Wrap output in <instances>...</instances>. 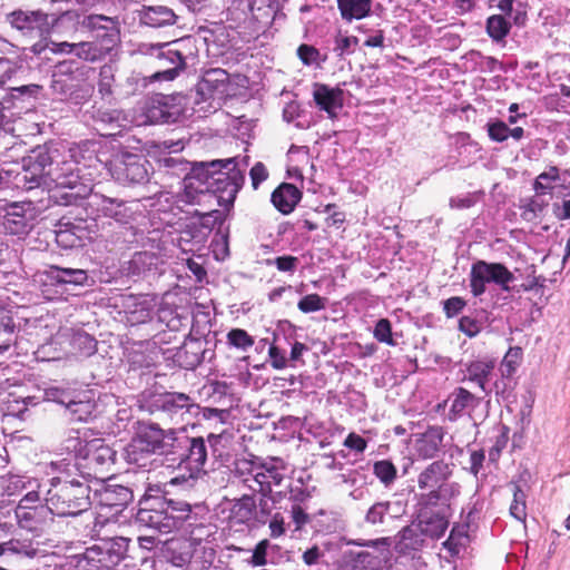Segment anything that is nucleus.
Wrapping results in <instances>:
<instances>
[{
	"label": "nucleus",
	"instance_id": "57",
	"mask_svg": "<svg viewBox=\"0 0 570 570\" xmlns=\"http://www.w3.org/2000/svg\"><path fill=\"white\" fill-rule=\"evenodd\" d=\"M214 528L215 527L210 524L207 520L205 521V524L191 528L185 534L188 535L190 541H193L195 544H200L202 542L206 541L209 537L215 534Z\"/></svg>",
	"mask_w": 570,
	"mask_h": 570
},
{
	"label": "nucleus",
	"instance_id": "23",
	"mask_svg": "<svg viewBox=\"0 0 570 570\" xmlns=\"http://www.w3.org/2000/svg\"><path fill=\"white\" fill-rule=\"evenodd\" d=\"M313 98L320 110L325 111L330 119L337 118V111L344 105V91L340 87L315 83Z\"/></svg>",
	"mask_w": 570,
	"mask_h": 570
},
{
	"label": "nucleus",
	"instance_id": "7",
	"mask_svg": "<svg viewBox=\"0 0 570 570\" xmlns=\"http://www.w3.org/2000/svg\"><path fill=\"white\" fill-rule=\"evenodd\" d=\"M178 435L175 430H163L156 424L141 426L126 449L129 463L145 466V459L151 454H176Z\"/></svg>",
	"mask_w": 570,
	"mask_h": 570
},
{
	"label": "nucleus",
	"instance_id": "53",
	"mask_svg": "<svg viewBox=\"0 0 570 570\" xmlns=\"http://www.w3.org/2000/svg\"><path fill=\"white\" fill-rule=\"evenodd\" d=\"M167 97H159L153 100V106L148 110V118L151 121L168 122L171 118V114L164 109L167 106Z\"/></svg>",
	"mask_w": 570,
	"mask_h": 570
},
{
	"label": "nucleus",
	"instance_id": "62",
	"mask_svg": "<svg viewBox=\"0 0 570 570\" xmlns=\"http://www.w3.org/2000/svg\"><path fill=\"white\" fill-rule=\"evenodd\" d=\"M56 239L65 248H72L80 245V237L69 229H59L56 233Z\"/></svg>",
	"mask_w": 570,
	"mask_h": 570
},
{
	"label": "nucleus",
	"instance_id": "41",
	"mask_svg": "<svg viewBox=\"0 0 570 570\" xmlns=\"http://www.w3.org/2000/svg\"><path fill=\"white\" fill-rule=\"evenodd\" d=\"M513 494V500L510 504V515L520 522H525L527 519V494L519 483L510 482Z\"/></svg>",
	"mask_w": 570,
	"mask_h": 570
},
{
	"label": "nucleus",
	"instance_id": "21",
	"mask_svg": "<svg viewBox=\"0 0 570 570\" xmlns=\"http://www.w3.org/2000/svg\"><path fill=\"white\" fill-rule=\"evenodd\" d=\"M445 429L441 425H429L424 432L415 433L414 452L419 459L431 460L436 458L444 448Z\"/></svg>",
	"mask_w": 570,
	"mask_h": 570
},
{
	"label": "nucleus",
	"instance_id": "4",
	"mask_svg": "<svg viewBox=\"0 0 570 570\" xmlns=\"http://www.w3.org/2000/svg\"><path fill=\"white\" fill-rule=\"evenodd\" d=\"M235 160L234 157L199 163L191 177L198 178L194 190V195H196L194 204H199L200 198L207 195L214 197L218 205L226 208L234 204L245 179L243 173L236 168Z\"/></svg>",
	"mask_w": 570,
	"mask_h": 570
},
{
	"label": "nucleus",
	"instance_id": "38",
	"mask_svg": "<svg viewBox=\"0 0 570 570\" xmlns=\"http://www.w3.org/2000/svg\"><path fill=\"white\" fill-rule=\"evenodd\" d=\"M510 30L511 23L502 14H492L487 19L485 31L494 42H504Z\"/></svg>",
	"mask_w": 570,
	"mask_h": 570
},
{
	"label": "nucleus",
	"instance_id": "29",
	"mask_svg": "<svg viewBox=\"0 0 570 570\" xmlns=\"http://www.w3.org/2000/svg\"><path fill=\"white\" fill-rule=\"evenodd\" d=\"M417 497L416 511L417 517H428L438 510L446 512L450 508L449 490H432Z\"/></svg>",
	"mask_w": 570,
	"mask_h": 570
},
{
	"label": "nucleus",
	"instance_id": "33",
	"mask_svg": "<svg viewBox=\"0 0 570 570\" xmlns=\"http://www.w3.org/2000/svg\"><path fill=\"white\" fill-rule=\"evenodd\" d=\"M417 519L422 533L432 539H440L449 527L446 512L441 510L430 513L428 517H417Z\"/></svg>",
	"mask_w": 570,
	"mask_h": 570
},
{
	"label": "nucleus",
	"instance_id": "36",
	"mask_svg": "<svg viewBox=\"0 0 570 570\" xmlns=\"http://www.w3.org/2000/svg\"><path fill=\"white\" fill-rule=\"evenodd\" d=\"M493 370V361H472L466 365L465 380L475 383L484 392Z\"/></svg>",
	"mask_w": 570,
	"mask_h": 570
},
{
	"label": "nucleus",
	"instance_id": "12",
	"mask_svg": "<svg viewBox=\"0 0 570 570\" xmlns=\"http://www.w3.org/2000/svg\"><path fill=\"white\" fill-rule=\"evenodd\" d=\"M513 279L514 275L502 263H489L479 259L471 266L470 288L474 297L485 293L488 283H494L503 291H509V284Z\"/></svg>",
	"mask_w": 570,
	"mask_h": 570
},
{
	"label": "nucleus",
	"instance_id": "25",
	"mask_svg": "<svg viewBox=\"0 0 570 570\" xmlns=\"http://www.w3.org/2000/svg\"><path fill=\"white\" fill-rule=\"evenodd\" d=\"M27 209H30V204L12 203L7 207L2 222L6 233L19 237L29 233L31 224L26 215Z\"/></svg>",
	"mask_w": 570,
	"mask_h": 570
},
{
	"label": "nucleus",
	"instance_id": "51",
	"mask_svg": "<svg viewBox=\"0 0 570 570\" xmlns=\"http://www.w3.org/2000/svg\"><path fill=\"white\" fill-rule=\"evenodd\" d=\"M115 82L114 68L110 65H104L99 71L98 91L102 97H109L112 94Z\"/></svg>",
	"mask_w": 570,
	"mask_h": 570
},
{
	"label": "nucleus",
	"instance_id": "42",
	"mask_svg": "<svg viewBox=\"0 0 570 570\" xmlns=\"http://www.w3.org/2000/svg\"><path fill=\"white\" fill-rule=\"evenodd\" d=\"M88 446L89 442L82 440L78 431H71L61 442L60 450L62 453L85 459Z\"/></svg>",
	"mask_w": 570,
	"mask_h": 570
},
{
	"label": "nucleus",
	"instance_id": "2",
	"mask_svg": "<svg viewBox=\"0 0 570 570\" xmlns=\"http://www.w3.org/2000/svg\"><path fill=\"white\" fill-rule=\"evenodd\" d=\"M55 150V159L48 169V178L55 183L58 203L65 206L78 205L79 200L91 191L92 173L85 170L95 169L102 161L98 159L95 150L72 147L68 150Z\"/></svg>",
	"mask_w": 570,
	"mask_h": 570
},
{
	"label": "nucleus",
	"instance_id": "54",
	"mask_svg": "<svg viewBox=\"0 0 570 570\" xmlns=\"http://www.w3.org/2000/svg\"><path fill=\"white\" fill-rule=\"evenodd\" d=\"M373 335L381 343H385L390 346L396 344L392 334V324L387 318H381L376 322Z\"/></svg>",
	"mask_w": 570,
	"mask_h": 570
},
{
	"label": "nucleus",
	"instance_id": "5",
	"mask_svg": "<svg viewBox=\"0 0 570 570\" xmlns=\"http://www.w3.org/2000/svg\"><path fill=\"white\" fill-rule=\"evenodd\" d=\"M284 0H232L226 10L229 28L244 36H254L276 17Z\"/></svg>",
	"mask_w": 570,
	"mask_h": 570
},
{
	"label": "nucleus",
	"instance_id": "8",
	"mask_svg": "<svg viewBox=\"0 0 570 570\" xmlns=\"http://www.w3.org/2000/svg\"><path fill=\"white\" fill-rule=\"evenodd\" d=\"M138 403L140 410L155 415L160 421L174 424L185 422L186 416L198 410L197 404L188 394L179 392H144Z\"/></svg>",
	"mask_w": 570,
	"mask_h": 570
},
{
	"label": "nucleus",
	"instance_id": "15",
	"mask_svg": "<svg viewBox=\"0 0 570 570\" xmlns=\"http://www.w3.org/2000/svg\"><path fill=\"white\" fill-rule=\"evenodd\" d=\"M82 28L91 35L92 41L110 53L120 42L118 20L104 14H87Z\"/></svg>",
	"mask_w": 570,
	"mask_h": 570
},
{
	"label": "nucleus",
	"instance_id": "9",
	"mask_svg": "<svg viewBox=\"0 0 570 570\" xmlns=\"http://www.w3.org/2000/svg\"><path fill=\"white\" fill-rule=\"evenodd\" d=\"M129 541L124 537L101 539L98 543L87 548L78 560L79 570H117L125 562L126 570H135L134 564L127 563Z\"/></svg>",
	"mask_w": 570,
	"mask_h": 570
},
{
	"label": "nucleus",
	"instance_id": "27",
	"mask_svg": "<svg viewBox=\"0 0 570 570\" xmlns=\"http://www.w3.org/2000/svg\"><path fill=\"white\" fill-rule=\"evenodd\" d=\"M116 454V451L105 444L101 440H91L89 441L85 459L91 468L104 472L109 471V469L115 464Z\"/></svg>",
	"mask_w": 570,
	"mask_h": 570
},
{
	"label": "nucleus",
	"instance_id": "30",
	"mask_svg": "<svg viewBox=\"0 0 570 570\" xmlns=\"http://www.w3.org/2000/svg\"><path fill=\"white\" fill-rule=\"evenodd\" d=\"M97 404L90 392L78 393L67 410L69 419L73 422H89L96 416Z\"/></svg>",
	"mask_w": 570,
	"mask_h": 570
},
{
	"label": "nucleus",
	"instance_id": "64",
	"mask_svg": "<svg viewBox=\"0 0 570 570\" xmlns=\"http://www.w3.org/2000/svg\"><path fill=\"white\" fill-rule=\"evenodd\" d=\"M318 50L309 45H301L297 49V56L304 65H312L318 58Z\"/></svg>",
	"mask_w": 570,
	"mask_h": 570
},
{
	"label": "nucleus",
	"instance_id": "22",
	"mask_svg": "<svg viewBox=\"0 0 570 570\" xmlns=\"http://www.w3.org/2000/svg\"><path fill=\"white\" fill-rule=\"evenodd\" d=\"M453 474L450 463L435 460L425 466L417 475V487L421 490H450L449 480Z\"/></svg>",
	"mask_w": 570,
	"mask_h": 570
},
{
	"label": "nucleus",
	"instance_id": "43",
	"mask_svg": "<svg viewBox=\"0 0 570 570\" xmlns=\"http://www.w3.org/2000/svg\"><path fill=\"white\" fill-rule=\"evenodd\" d=\"M32 553L33 549L28 540L10 539L8 541L0 542V557H26L31 556Z\"/></svg>",
	"mask_w": 570,
	"mask_h": 570
},
{
	"label": "nucleus",
	"instance_id": "58",
	"mask_svg": "<svg viewBox=\"0 0 570 570\" xmlns=\"http://www.w3.org/2000/svg\"><path fill=\"white\" fill-rule=\"evenodd\" d=\"M389 510L390 502H376L368 509L365 519L372 524L382 523Z\"/></svg>",
	"mask_w": 570,
	"mask_h": 570
},
{
	"label": "nucleus",
	"instance_id": "56",
	"mask_svg": "<svg viewBox=\"0 0 570 570\" xmlns=\"http://www.w3.org/2000/svg\"><path fill=\"white\" fill-rule=\"evenodd\" d=\"M78 393L75 391L63 390L60 387H51L47 391V396L49 400L61 404L66 407V411L73 402Z\"/></svg>",
	"mask_w": 570,
	"mask_h": 570
},
{
	"label": "nucleus",
	"instance_id": "32",
	"mask_svg": "<svg viewBox=\"0 0 570 570\" xmlns=\"http://www.w3.org/2000/svg\"><path fill=\"white\" fill-rule=\"evenodd\" d=\"M176 18L177 16L175 12L164 6L147 7L140 14L141 22L153 28L174 24L176 22Z\"/></svg>",
	"mask_w": 570,
	"mask_h": 570
},
{
	"label": "nucleus",
	"instance_id": "35",
	"mask_svg": "<svg viewBox=\"0 0 570 570\" xmlns=\"http://www.w3.org/2000/svg\"><path fill=\"white\" fill-rule=\"evenodd\" d=\"M257 504L252 494L244 493L239 499L234 500L229 518L238 524L252 521L256 514Z\"/></svg>",
	"mask_w": 570,
	"mask_h": 570
},
{
	"label": "nucleus",
	"instance_id": "49",
	"mask_svg": "<svg viewBox=\"0 0 570 570\" xmlns=\"http://www.w3.org/2000/svg\"><path fill=\"white\" fill-rule=\"evenodd\" d=\"M373 473L385 485H390L396 479V468L389 460L376 461L373 466Z\"/></svg>",
	"mask_w": 570,
	"mask_h": 570
},
{
	"label": "nucleus",
	"instance_id": "45",
	"mask_svg": "<svg viewBox=\"0 0 570 570\" xmlns=\"http://www.w3.org/2000/svg\"><path fill=\"white\" fill-rule=\"evenodd\" d=\"M48 511L47 504L40 507H31L28 504L18 505L14 510L16 519L22 528L32 529L33 521L38 517H42Z\"/></svg>",
	"mask_w": 570,
	"mask_h": 570
},
{
	"label": "nucleus",
	"instance_id": "50",
	"mask_svg": "<svg viewBox=\"0 0 570 570\" xmlns=\"http://www.w3.org/2000/svg\"><path fill=\"white\" fill-rule=\"evenodd\" d=\"M71 344L82 355H91L97 350V341L85 332H78L72 336Z\"/></svg>",
	"mask_w": 570,
	"mask_h": 570
},
{
	"label": "nucleus",
	"instance_id": "48",
	"mask_svg": "<svg viewBox=\"0 0 570 570\" xmlns=\"http://www.w3.org/2000/svg\"><path fill=\"white\" fill-rule=\"evenodd\" d=\"M16 332L17 325L13 320L12 311L0 305V340L14 343Z\"/></svg>",
	"mask_w": 570,
	"mask_h": 570
},
{
	"label": "nucleus",
	"instance_id": "1",
	"mask_svg": "<svg viewBox=\"0 0 570 570\" xmlns=\"http://www.w3.org/2000/svg\"><path fill=\"white\" fill-rule=\"evenodd\" d=\"M208 509L204 504H190L184 500L167 499L160 485H148L139 500L136 521L160 533L181 531L205 524Z\"/></svg>",
	"mask_w": 570,
	"mask_h": 570
},
{
	"label": "nucleus",
	"instance_id": "34",
	"mask_svg": "<svg viewBox=\"0 0 570 570\" xmlns=\"http://www.w3.org/2000/svg\"><path fill=\"white\" fill-rule=\"evenodd\" d=\"M373 0H336L343 20H361L370 16Z\"/></svg>",
	"mask_w": 570,
	"mask_h": 570
},
{
	"label": "nucleus",
	"instance_id": "13",
	"mask_svg": "<svg viewBox=\"0 0 570 570\" xmlns=\"http://www.w3.org/2000/svg\"><path fill=\"white\" fill-rule=\"evenodd\" d=\"M78 205L83 206L90 216L112 218L119 224H128L134 219V210L127 202L92 190Z\"/></svg>",
	"mask_w": 570,
	"mask_h": 570
},
{
	"label": "nucleus",
	"instance_id": "28",
	"mask_svg": "<svg viewBox=\"0 0 570 570\" xmlns=\"http://www.w3.org/2000/svg\"><path fill=\"white\" fill-rule=\"evenodd\" d=\"M176 442V452L180 449L187 448V454H183L185 461L189 464L191 470L199 471L207 459V448L203 438H188L186 435L178 436Z\"/></svg>",
	"mask_w": 570,
	"mask_h": 570
},
{
	"label": "nucleus",
	"instance_id": "60",
	"mask_svg": "<svg viewBox=\"0 0 570 570\" xmlns=\"http://www.w3.org/2000/svg\"><path fill=\"white\" fill-rule=\"evenodd\" d=\"M466 302L460 296H453L443 302V312L446 317L456 316L465 307Z\"/></svg>",
	"mask_w": 570,
	"mask_h": 570
},
{
	"label": "nucleus",
	"instance_id": "37",
	"mask_svg": "<svg viewBox=\"0 0 570 570\" xmlns=\"http://www.w3.org/2000/svg\"><path fill=\"white\" fill-rule=\"evenodd\" d=\"M157 318L164 323L170 331H179L186 327L189 323V317L186 312H179L177 307L163 303L157 309Z\"/></svg>",
	"mask_w": 570,
	"mask_h": 570
},
{
	"label": "nucleus",
	"instance_id": "24",
	"mask_svg": "<svg viewBox=\"0 0 570 570\" xmlns=\"http://www.w3.org/2000/svg\"><path fill=\"white\" fill-rule=\"evenodd\" d=\"M156 306V296L148 294L130 295L124 302L127 318L131 324H144L150 321Z\"/></svg>",
	"mask_w": 570,
	"mask_h": 570
},
{
	"label": "nucleus",
	"instance_id": "6",
	"mask_svg": "<svg viewBox=\"0 0 570 570\" xmlns=\"http://www.w3.org/2000/svg\"><path fill=\"white\" fill-rule=\"evenodd\" d=\"M90 492L91 489L87 482L52 479L46 497L47 509L58 517L81 514L91 504Z\"/></svg>",
	"mask_w": 570,
	"mask_h": 570
},
{
	"label": "nucleus",
	"instance_id": "40",
	"mask_svg": "<svg viewBox=\"0 0 570 570\" xmlns=\"http://www.w3.org/2000/svg\"><path fill=\"white\" fill-rule=\"evenodd\" d=\"M32 485H37V480L24 475L8 474L1 481L2 491L9 497L17 495Z\"/></svg>",
	"mask_w": 570,
	"mask_h": 570
},
{
	"label": "nucleus",
	"instance_id": "44",
	"mask_svg": "<svg viewBox=\"0 0 570 570\" xmlns=\"http://www.w3.org/2000/svg\"><path fill=\"white\" fill-rule=\"evenodd\" d=\"M107 55L109 53L92 40L76 42V57L85 61H100Z\"/></svg>",
	"mask_w": 570,
	"mask_h": 570
},
{
	"label": "nucleus",
	"instance_id": "55",
	"mask_svg": "<svg viewBox=\"0 0 570 570\" xmlns=\"http://www.w3.org/2000/svg\"><path fill=\"white\" fill-rule=\"evenodd\" d=\"M227 340L230 345L236 348L246 351L254 344L252 336L244 330L234 328L227 334Z\"/></svg>",
	"mask_w": 570,
	"mask_h": 570
},
{
	"label": "nucleus",
	"instance_id": "26",
	"mask_svg": "<svg viewBox=\"0 0 570 570\" xmlns=\"http://www.w3.org/2000/svg\"><path fill=\"white\" fill-rule=\"evenodd\" d=\"M49 17L48 36L56 33L61 37L75 38L78 28L82 27L85 14L76 10H67L60 14L49 13Z\"/></svg>",
	"mask_w": 570,
	"mask_h": 570
},
{
	"label": "nucleus",
	"instance_id": "46",
	"mask_svg": "<svg viewBox=\"0 0 570 570\" xmlns=\"http://www.w3.org/2000/svg\"><path fill=\"white\" fill-rule=\"evenodd\" d=\"M522 360V348L519 346L510 347L501 361L500 371L502 376L507 379L512 377L518 367L521 365Z\"/></svg>",
	"mask_w": 570,
	"mask_h": 570
},
{
	"label": "nucleus",
	"instance_id": "14",
	"mask_svg": "<svg viewBox=\"0 0 570 570\" xmlns=\"http://www.w3.org/2000/svg\"><path fill=\"white\" fill-rule=\"evenodd\" d=\"M48 12L41 9H16L6 17L7 22L22 36L46 39L48 36Z\"/></svg>",
	"mask_w": 570,
	"mask_h": 570
},
{
	"label": "nucleus",
	"instance_id": "20",
	"mask_svg": "<svg viewBox=\"0 0 570 570\" xmlns=\"http://www.w3.org/2000/svg\"><path fill=\"white\" fill-rule=\"evenodd\" d=\"M160 163L171 176L183 177V200L188 204H194L196 202L194 190L196 189L198 178L191 177L194 176V170L199 166V163L191 164L181 157H166L161 159Z\"/></svg>",
	"mask_w": 570,
	"mask_h": 570
},
{
	"label": "nucleus",
	"instance_id": "31",
	"mask_svg": "<svg viewBox=\"0 0 570 570\" xmlns=\"http://www.w3.org/2000/svg\"><path fill=\"white\" fill-rule=\"evenodd\" d=\"M451 406L449 410L450 420L454 421L462 416L466 410L479 406L481 399L472 394L464 387H456L451 396Z\"/></svg>",
	"mask_w": 570,
	"mask_h": 570
},
{
	"label": "nucleus",
	"instance_id": "59",
	"mask_svg": "<svg viewBox=\"0 0 570 570\" xmlns=\"http://www.w3.org/2000/svg\"><path fill=\"white\" fill-rule=\"evenodd\" d=\"M510 128L501 120L488 124V135L493 141L503 142L509 138Z\"/></svg>",
	"mask_w": 570,
	"mask_h": 570
},
{
	"label": "nucleus",
	"instance_id": "61",
	"mask_svg": "<svg viewBox=\"0 0 570 570\" xmlns=\"http://www.w3.org/2000/svg\"><path fill=\"white\" fill-rule=\"evenodd\" d=\"M358 43L357 37L346 36V37H337L335 39V48L334 51L338 57H344L345 55H350L353 51L351 50L352 46H356Z\"/></svg>",
	"mask_w": 570,
	"mask_h": 570
},
{
	"label": "nucleus",
	"instance_id": "39",
	"mask_svg": "<svg viewBox=\"0 0 570 570\" xmlns=\"http://www.w3.org/2000/svg\"><path fill=\"white\" fill-rule=\"evenodd\" d=\"M559 180L560 169L557 166H549L548 170L537 176L532 187L537 196H542L551 193Z\"/></svg>",
	"mask_w": 570,
	"mask_h": 570
},
{
	"label": "nucleus",
	"instance_id": "19",
	"mask_svg": "<svg viewBox=\"0 0 570 570\" xmlns=\"http://www.w3.org/2000/svg\"><path fill=\"white\" fill-rule=\"evenodd\" d=\"M42 292L49 296L50 289L47 287L56 286L65 288L67 286L88 285V273L81 268H65L56 265L49 266L42 274Z\"/></svg>",
	"mask_w": 570,
	"mask_h": 570
},
{
	"label": "nucleus",
	"instance_id": "17",
	"mask_svg": "<svg viewBox=\"0 0 570 570\" xmlns=\"http://www.w3.org/2000/svg\"><path fill=\"white\" fill-rule=\"evenodd\" d=\"M229 76L226 70L215 68L207 70L202 80L197 83L196 92L202 100H210V106L214 101L219 105L220 100L224 99L228 94Z\"/></svg>",
	"mask_w": 570,
	"mask_h": 570
},
{
	"label": "nucleus",
	"instance_id": "18",
	"mask_svg": "<svg viewBox=\"0 0 570 570\" xmlns=\"http://www.w3.org/2000/svg\"><path fill=\"white\" fill-rule=\"evenodd\" d=\"M95 497L101 511L114 510L112 515H117L134 500L135 494L129 487L108 482L95 490Z\"/></svg>",
	"mask_w": 570,
	"mask_h": 570
},
{
	"label": "nucleus",
	"instance_id": "3",
	"mask_svg": "<svg viewBox=\"0 0 570 570\" xmlns=\"http://www.w3.org/2000/svg\"><path fill=\"white\" fill-rule=\"evenodd\" d=\"M235 478L244 488L253 493H261V512L271 514L272 510H281L284 500L283 480L285 476L283 461L277 458L262 462L257 458L236 460Z\"/></svg>",
	"mask_w": 570,
	"mask_h": 570
},
{
	"label": "nucleus",
	"instance_id": "11",
	"mask_svg": "<svg viewBox=\"0 0 570 570\" xmlns=\"http://www.w3.org/2000/svg\"><path fill=\"white\" fill-rule=\"evenodd\" d=\"M105 167L116 181L122 185H135L149 180L151 165L142 155L122 151L114 155Z\"/></svg>",
	"mask_w": 570,
	"mask_h": 570
},
{
	"label": "nucleus",
	"instance_id": "10",
	"mask_svg": "<svg viewBox=\"0 0 570 570\" xmlns=\"http://www.w3.org/2000/svg\"><path fill=\"white\" fill-rule=\"evenodd\" d=\"M190 45L189 39H179L171 42L144 45L141 52L154 57L161 70L155 72L150 79L156 81L174 80L179 71L186 67V59L191 55L187 50Z\"/></svg>",
	"mask_w": 570,
	"mask_h": 570
},
{
	"label": "nucleus",
	"instance_id": "63",
	"mask_svg": "<svg viewBox=\"0 0 570 570\" xmlns=\"http://www.w3.org/2000/svg\"><path fill=\"white\" fill-rule=\"evenodd\" d=\"M459 330L466 334L469 337H473L480 333V323L470 316H462L459 321Z\"/></svg>",
	"mask_w": 570,
	"mask_h": 570
},
{
	"label": "nucleus",
	"instance_id": "52",
	"mask_svg": "<svg viewBox=\"0 0 570 570\" xmlns=\"http://www.w3.org/2000/svg\"><path fill=\"white\" fill-rule=\"evenodd\" d=\"M327 299L318 294H308L298 302V308L303 313H313L322 311L326 307Z\"/></svg>",
	"mask_w": 570,
	"mask_h": 570
},
{
	"label": "nucleus",
	"instance_id": "47",
	"mask_svg": "<svg viewBox=\"0 0 570 570\" xmlns=\"http://www.w3.org/2000/svg\"><path fill=\"white\" fill-rule=\"evenodd\" d=\"M114 515L109 517L101 511L94 515L91 524H88L89 532L88 534L92 539H110L108 534V528L115 525L116 521L112 519Z\"/></svg>",
	"mask_w": 570,
	"mask_h": 570
},
{
	"label": "nucleus",
	"instance_id": "16",
	"mask_svg": "<svg viewBox=\"0 0 570 570\" xmlns=\"http://www.w3.org/2000/svg\"><path fill=\"white\" fill-rule=\"evenodd\" d=\"M55 159V150L52 148L42 146L37 147L31 154L23 159V180L29 183V188L48 184V169Z\"/></svg>",
	"mask_w": 570,
	"mask_h": 570
}]
</instances>
